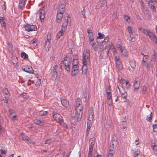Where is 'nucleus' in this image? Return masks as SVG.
I'll return each instance as SVG.
<instances>
[{
    "label": "nucleus",
    "mask_w": 157,
    "mask_h": 157,
    "mask_svg": "<svg viewBox=\"0 0 157 157\" xmlns=\"http://www.w3.org/2000/svg\"><path fill=\"white\" fill-rule=\"evenodd\" d=\"M135 144L136 145L139 144L140 142H139V139L137 138L135 141Z\"/></svg>",
    "instance_id": "774afa93"
},
{
    "label": "nucleus",
    "mask_w": 157,
    "mask_h": 157,
    "mask_svg": "<svg viewBox=\"0 0 157 157\" xmlns=\"http://www.w3.org/2000/svg\"><path fill=\"white\" fill-rule=\"evenodd\" d=\"M25 30L28 32L36 31L37 29V27L36 25L27 24L24 26Z\"/></svg>",
    "instance_id": "423d86ee"
},
{
    "label": "nucleus",
    "mask_w": 157,
    "mask_h": 157,
    "mask_svg": "<svg viewBox=\"0 0 157 157\" xmlns=\"http://www.w3.org/2000/svg\"><path fill=\"white\" fill-rule=\"evenodd\" d=\"M98 36L97 37V39H102L104 38L105 35L101 33H98Z\"/></svg>",
    "instance_id": "58836bf2"
},
{
    "label": "nucleus",
    "mask_w": 157,
    "mask_h": 157,
    "mask_svg": "<svg viewBox=\"0 0 157 157\" xmlns=\"http://www.w3.org/2000/svg\"><path fill=\"white\" fill-rule=\"evenodd\" d=\"M61 101L62 105L65 107H67L69 104L68 101L65 99H61Z\"/></svg>",
    "instance_id": "412c9836"
},
{
    "label": "nucleus",
    "mask_w": 157,
    "mask_h": 157,
    "mask_svg": "<svg viewBox=\"0 0 157 157\" xmlns=\"http://www.w3.org/2000/svg\"><path fill=\"white\" fill-rule=\"evenodd\" d=\"M94 146H92L90 145H89V151H90V152H92Z\"/></svg>",
    "instance_id": "680f3d73"
},
{
    "label": "nucleus",
    "mask_w": 157,
    "mask_h": 157,
    "mask_svg": "<svg viewBox=\"0 0 157 157\" xmlns=\"http://www.w3.org/2000/svg\"><path fill=\"white\" fill-rule=\"evenodd\" d=\"M150 31L147 29H143L141 32H142L146 36H147L150 33Z\"/></svg>",
    "instance_id": "e433bc0d"
},
{
    "label": "nucleus",
    "mask_w": 157,
    "mask_h": 157,
    "mask_svg": "<svg viewBox=\"0 0 157 157\" xmlns=\"http://www.w3.org/2000/svg\"><path fill=\"white\" fill-rule=\"evenodd\" d=\"M88 36L89 37V40L90 42H92L94 41V37L93 33H91L90 34H88Z\"/></svg>",
    "instance_id": "c756f323"
},
{
    "label": "nucleus",
    "mask_w": 157,
    "mask_h": 157,
    "mask_svg": "<svg viewBox=\"0 0 157 157\" xmlns=\"http://www.w3.org/2000/svg\"><path fill=\"white\" fill-rule=\"evenodd\" d=\"M78 67L77 65V63L73 64L72 67L71 69V75L72 76L75 75L78 72Z\"/></svg>",
    "instance_id": "6e6552de"
},
{
    "label": "nucleus",
    "mask_w": 157,
    "mask_h": 157,
    "mask_svg": "<svg viewBox=\"0 0 157 157\" xmlns=\"http://www.w3.org/2000/svg\"><path fill=\"white\" fill-rule=\"evenodd\" d=\"M63 13L58 12L57 14L56 22L59 23L63 16Z\"/></svg>",
    "instance_id": "a211bd4d"
},
{
    "label": "nucleus",
    "mask_w": 157,
    "mask_h": 157,
    "mask_svg": "<svg viewBox=\"0 0 157 157\" xmlns=\"http://www.w3.org/2000/svg\"><path fill=\"white\" fill-rule=\"evenodd\" d=\"M140 153L139 151H136L133 154L134 157H139L138 156L140 155Z\"/></svg>",
    "instance_id": "3c124183"
},
{
    "label": "nucleus",
    "mask_w": 157,
    "mask_h": 157,
    "mask_svg": "<svg viewBox=\"0 0 157 157\" xmlns=\"http://www.w3.org/2000/svg\"><path fill=\"white\" fill-rule=\"evenodd\" d=\"M94 111L93 109L90 108L88 113V120L90 122L92 121L94 118Z\"/></svg>",
    "instance_id": "9d476101"
},
{
    "label": "nucleus",
    "mask_w": 157,
    "mask_h": 157,
    "mask_svg": "<svg viewBox=\"0 0 157 157\" xmlns=\"http://www.w3.org/2000/svg\"><path fill=\"white\" fill-rule=\"evenodd\" d=\"M121 90H120V92L121 94V96H122L123 95L127 94L126 92L125 91V90L123 88H121Z\"/></svg>",
    "instance_id": "ea45409f"
},
{
    "label": "nucleus",
    "mask_w": 157,
    "mask_h": 157,
    "mask_svg": "<svg viewBox=\"0 0 157 157\" xmlns=\"http://www.w3.org/2000/svg\"><path fill=\"white\" fill-rule=\"evenodd\" d=\"M106 93H107V97L108 99L110 100L112 99V94L110 91H108V90H106Z\"/></svg>",
    "instance_id": "72a5a7b5"
},
{
    "label": "nucleus",
    "mask_w": 157,
    "mask_h": 157,
    "mask_svg": "<svg viewBox=\"0 0 157 157\" xmlns=\"http://www.w3.org/2000/svg\"><path fill=\"white\" fill-rule=\"evenodd\" d=\"M150 8L151 9H152V11L153 12H155L156 11V7L154 5V6H150Z\"/></svg>",
    "instance_id": "4d7b16f0"
},
{
    "label": "nucleus",
    "mask_w": 157,
    "mask_h": 157,
    "mask_svg": "<svg viewBox=\"0 0 157 157\" xmlns=\"http://www.w3.org/2000/svg\"><path fill=\"white\" fill-rule=\"evenodd\" d=\"M147 36H148L151 40L155 39V38H156V36L151 31H150Z\"/></svg>",
    "instance_id": "5701e85b"
},
{
    "label": "nucleus",
    "mask_w": 157,
    "mask_h": 157,
    "mask_svg": "<svg viewBox=\"0 0 157 157\" xmlns=\"http://www.w3.org/2000/svg\"><path fill=\"white\" fill-rule=\"evenodd\" d=\"M65 31H63V29H61V30L58 33L57 35V36L59 38L60 37L63 35V33Z\"/></svg>",
    "instance_id": "f704fd0d"
},
{
    "label": "nucleus",
    "mask_w": 157,
    "mask_h": 157,
    "mask_svg": "<svg viewBox=\"0 0 157 157\" xmlns=\"http://www.w3.org/2000/svg\"><path fill=\"white\" fill-rule=\"evenodd\" d=\"M66 17L67 18V21H66V19H65V20L64 22H63V24L62 26L61 29H63V31H65L66 29L67 28V25L69 24V25H70L71 22V18L70 17L69 15L67 14L66 15Z\"/></svg>",
    "instance_id": "20e7f679"
},
{
    "label": "nucleus",
    "mask_w": 157,
    "mask_h": 157,
    "mask_svg": "<svg viewBox=\"0 0 157 157\" xmlns=\"http://www.w3.org/2000/svg\"><path fill=\"white\" fill-rule=\"evenodd\" d=\"M22 95V97L24 99H26L28 98V95L26 93H23Z\"/></svg>",
    "instance_id": "603ef678"
},
{
    "label": "nucleus",
    "mask_w": 157,
    "mask_h": 157,
    "mask_svg": "<svg viewBox=\"0 0 157 157\" xmlns=\"http://www.w3.org/2000/svg\"><path fill=\"white\" fill-rule=\"evenodd\" d=\"M65 6L64 4H61L58 8L59 11L58 12L63 13L65 10Z\"/></svg>",
    "instance_id": "aec40b11"
},
{
    "label": "nucleus",
    "mask_w": 157,
    "mask_h": 157,
    "mask_svg": "<svg viewBox=\"0 0 157 157\" xmlns=\"http://www.w3.org/2000/svg\"><path fill=\"white\" fill-rule=\"evenodd\" d=\"M78 56L77 55H74L73 57V60H75L76 61L78 60Z\"/></svg>",
    "instance_id": "0e129e2a"
},
{
    "label": "nucleus",
    "mask_w": 157,
    "mask_h": 157,
    "mask_svg": "<svg viewBox=\"0 0 157 157\" xmlns=\"http://www.w3.org/2000/svg\"><path fill=\"white\" fill-rule=\"evenodd\" d=\"M91 122H90V121H88L87 123V132H88L90 129L91 126Z\"/></svg>",
    "instance_id": "c03bdc74"
},
{
    "label": "nucleus",
    "mask_w": 157,
    "mask_h": 157,
    "mask_svg": "<svg viewBox=\"0 0 157 157\" xmlns=\"http://www.w3.org/2000/svg\"><path fill=\"white\" fill-rule=\"evenodd\" d=\"M58 70V66L57 65H55L53 68L52 71H51L52 79V80L56 79L57 77V71Z\"/></svg>",
    "instance_id": "39448f33"
},
{
    "label": "nucleus",
    "mask_w": 157,
    "mask_h": 157,
    "mask_svg": "<svg viewBox=\"0 0 157 157\" xmlns=\"http://www.w3.org/2000/svg\"><path fill=\"white\" fill-rule=\"evenodd\" d=\"M81 100L78 98L76 100L75 111L76 114L77 120L78 121H80L82 114V107Z\"/></svg>",
    "instance_id": "f257e3e1"
},
{
    "label": "nucleus",
    "mask_w": 157,
    "mask_h": 157,
    "mask_svg": "<svg viewBox=\"0 0 157 157\" xmlns=\"http://www.w3.org/2000/svg\"><path fill=\"white\" fill-rule=\"evenodd\" d=\"M152 112H151L150 114L147 115V116L146 120L149 122H151L152 119L151 117Z\"/></svg>",
    "instance_id": "4c0bfd02"
},
{
    "label": "nucleus",
    "mask_w": 157,
    "mask_h": 157,
    "mask_svg": "<svg viewBox=\"0 0 157 157\" xmlns=\"http://www.w3.org/2000/svg\"><path fill=\"white\" fill-rule=\"evenodd\" d=\"M153 129L154 132H156L157 129V124H155L153 125Z\"/></svg>",
    "instance_id": "864d4df0"
},
{
    "label": "nucleus",
    "mask_w": 157,
    "mask_h": 157,
    "mask_svg": "<svg viewBox=\"0 0 157 157\" xmlns=\"http://www.w3.org/2000/svg\"><path fill=\"white\" fill-rule=\"evenodd\" d=\"M72 58L71 56H67L64 58V60L62 61L60 64V67L62 69L63 67L65 70L68 72L70 71V66L71 64V61Z\"/></svg>",
    "instance_id": "f03ea898"
},
{
    "label": "nucleus",
    "mask_w": 157,
    "mask_h": 157,
    "mask_svg": "<svg viewBox=\"0 0 157 157\" xmlns=\"http://www.w3.org/2000/svg\"><path fill=\"white\" fill-rule=\"evenodd\" d=\"M99 4L100 3L101 5L100 6L101 7H103L105 6H106V2L105 0H102L99 2Z\"/></svg>",
    "instance_id": "c9c22d12"
},
{
    "label": "nucleus",
    "mask_w": 157,
    "mask_h": 157,
    "mask_svg": "<svg viewBox=\"0 0 157 157\" xmlns=\"http://www.w3.org/2000/svg\"><path fill=\"white\" fill-rule=\"evenodd\" d=\"M2 26L5 27L6 25V24L4 21H3L2 22H0Z\"/></svg>",
    "instance_id": "69168bd1"
},
{
    "label": "nucleus",
    "mask_w": 157,
    "mask_h": 157,
    "mask_svg": "<svg viewBox=\"0 0 157 157\" xmlns=\"http://www.w3.org/2000/svg\"><path fill=\"white\" fill-rule=\"evenodd\" d=\"M148 58V55H145L144 56L142 63L143 65L145 66H146V62L147 61Z\"/></svg>",
    "instance_id": "4be33fe9"
},
{
    "label": "nucleus",
    "mask_w": 157,
    "mask_h": 157,
    "mask_svg": "<svg viewBox=\"0 0 157 157\" xmlns=\"http://www.w3.org/2000/svg\"><path fill=\"white\" fill-rule=\"evenodd\" d=\"M124 17L125 20L128 22L130 21V17L128 15H124Z\"/></svg>",
    "instance_id": "a18cd8bd"
},
{
    "label": "nucleus",
    "mask_w": 157,
    "mask_h": 157,
    "mask_svg": "<svg viewBox=\"0 0 157 157\" xmlns=\"http://www.w3.org/2000/svg\"><path fill=\"white\" fill-rule=\"evenodd\" d=\"M129 64L131 67L133 69L135 68L136 67V62L134 60H131L129 62Z\"/></svg>",
    "instance_id": "bb28decb"
},
{
    "label": "nucleus",
    "mask_w": 157,
    "mask_h": 157,
    "mask_svg": "<svg viewBox=\"0 0 157 157\" xmlns=\"http://www.w3.org/2000/svg\"><path fill=\"white\" fill-rule=\"evenodd\" d=\"M36 39H34L31 41V43L33 44V47H36L37 45V43L36 42Z\"/></svg>",
    "instance_id": "8fccbe9b"
},
{
    "label": "nucleus",
    "mask_w": 157,
    "mask_h": 157,
    "mask_svg": "<svg viewBox=\"0 0 157 157\" xmlns=\"http://www.w3.org/2000/svg\"><path fill=\"white\" fill-rule=\"evenodd\" d=\"M140 81L139 78H136L133 84V87L134 88V91H135L136 90L138 89L140 86Z\"/></svg>",
    "instance_id": "f8f14e48"
},
{
    "label": "nucleus",
    "mask_w": 157,
    "mask_h": 157,
    "mask_svg": "<svg viewBox=\"0 0 157 157\" xmlns=\"http://www.w3.org/2000/svg\"><path fill=\"white\" fill-rule=\"evenodd\" d=\"M36 124L40 126H43L44 123V120L41 121L40 120H35Z\"/></svg>",
    "instance_id": "b1692460"
},
{
    "label": "nucleus",
    "mask_w": 157,
    "mask_h": 157,
    "mask_svg": "<svg viewBox=\"0 0 157 157\" xmlns=\"http://www.w3.org/2000/svg\"><path fill=\"white\" fill-rule=\"evenodd\" d=\"M115 151L110 149L107 157H113V155L115 153Z\"/></svg>",
    "instance_id": "473e14b6"
},
{
    "label": "nucleus",
    "mask_w": 157,
    "mask_h": 157,
    "mask_svg": "<svg viewBox=\"0 0 157 157\" xmlns=\"http://www.w3.org/2000/svg\"><path fill=\"white\" fill-rule=\"evenodd\" d=\"M26 0H20L19 3V8L20 9H23L25 7Z\"/></svg>",
    "instance_id": "6ab92c4d"
},
{
    "label": "nucleus",
    "mask_w": 157,
    "mask_h": 157,
    "mask_svg": "<svg viewBox=\"0 0 157 157\" xmlns=\"http://www.w3.org/2000/svg\"><path fill=\"white\" fill-rule=\"evenodd\" d=\"M127 123L126 122H122L121 125V128L123 130H125L127 128Z\"/></svg>",
    "instance_id": "393cba45"
},
{
    "label": "nucleus",
    "mask_w": 157,
    "mask_h": 157,
    "mask_svg": "<svg viewBox=\"0 0 157 157\" xmlns=\"http://www.w3.org/2000/svg\"><path fill=\"white\" fill-rule=\"evenodd\" d=\"M109 51L105 49H103L101 51L100 56L103 59H106L108 57V55Z\"/></svg>",
    "instance_id": "f3484780"
},
{
    "label": "nucleus",
    "mask_w": 157,
    "mask_h": 157,
    "mask_svg": "<svg viewBox=\"0 0 157 157\" xmlns=\"http://www.w3.org/2000/svg\"><path fill=\"white\" fill-rule=\"evenodd\" d=\"M125 84L126 85V87L127 88H128L130 86V84L129 82L125 81Z\"/></svg>",
    "instance_id": "bf43d9fd"
},
{
    "label": "nucleus",
    "mask_w": 157,
    "mask_h": 157,
    "mask_svg": "<svg viewBox=\"0 0 157 157\" xmlns=\"http://www.w3.org/2000/svg\"><path fill=\"white\" fill-rule=\"evenodd\" d=\"M140 3L141 9H143L144 8V3L142 1V0H141L140 1Z\"/></svg>",
    "instance_id": "052dcab7"
},
{
    "label": "nucleus",
    "mask_w": 157,
    "mask_h": 157,
    "mask_svg": "<svg viewBox=\"0 0 157 157\" xmlns=\"http://www.w3.org/2000/svg\"><path fill=\"white\" fill-rule=\"evenodd\" d=\"M47 113V111H40L39 112V114L40 116H44L46 115Z\"/></svg>",
    "instance_id": "a19ab883"
},
{
    "label": "nucleus",
    "mask_w": 157,
    "mask_h": 157,
    "mask_svg": "<svg viewBox=\"0 0 157 157\" xmlns=\"http://www.w3.org/2000/svg\"><path fill=\"white\" fill-rule=\"evenodd\" d=\"M53 118L57 122L59 123L60 124H62L63 123L62 117L59 113L53 112Z\"/></svg>",
    "instance_id": "0eeeda50"
},
{
    "label": "nucleus",
    "mask_w": 157,
    "mask_h": 157,
    "mask_svg": "<svg viewBox=\"0 0 157 157\" xmlns=\"http://www.w3.org/2000/svg\"><path fill=\"white\" fill-rule=\"evenodd\" d=\"M127 40L131 42H134L136 40L135 38L132 36L131 35L128 37Z\"/></svg>",
    "instance_id": "7c9ffc66"
},
{
    "label": "nucleus",
    "mask_w": 157,
    "mask_h": 157,
    "mask_svg": "<svg viewBox=\"0 0 157 157\" xmlns=\"http://www.w3.org/2000/svg\"><path fill=\"white\" fill-rule=\"evenodd\" d=\"M0 152L2 155L6 154V151L5 150H3L2 149H1Z\"/></svg>",
    "instance_id": "e2e57ef3"
},
{
    "label": "nucleus",
    "mask_w": 157,
    "mask_h": 157,
    "mask_svg": "<svg viewBox=\"0 0 157 157\" xmlns=\"http://www.w3.org/2000/svg\"><path fill=\"white\" fill-rule=\"evenodd\" d=\"M44 7H43L41 8L40 9L39 13L40 14V17L41 20H44L45 17L44 11Z\"/></svg>",
    "instance_id": "dca6fc26"
},
{
    "label": "nucleus",
    "mask_w": 157,
    "mask_h": 157,
    "mask_svg": "<svg viewBox=\"0 0 157 157\" xmlns=\"http://www.w3.org/2000/svg\"><path fill=\"white\" fill-rule=\"evenodd\" d=\"M41 79H37V81H36V83L35 85L37 87H39L40 86L41 82H40Z\"/></svg>",
    "instance_id": "37998d69"
},
{
    "label": "nucleus",
    "mask_w": 157,
    "mask_h": 157,
    "mask_svg": "<svg viewBox=\"0 0 157 157\" xmlns=\"http://www.w3.org/2000/svg\"><path fill=\"white\" fill-rule=\"evenodd\" d=\"M85 12H86V10L85 9H83L81 13L82 15L83 16L84 18H86V16H85Z\"/></svg>",
    "instance_id": "6e6d98bb"
},
{
    "label": "nucleus",
    "mask_w": 157,
    "mask_h": 157,
    "mask_svg": "<svg viewBox=\"0 0 157 157\" xmlns=\"http://www.w3.org/2000/svg\"><path fill=\"white\" fill-rule=\"evenodd\" d=\"M3 93L7 95L8 94L9 92L8 89L7 88H5L3 90Z\"/></svg>",
    "instance_id": "09e8293b"
},
{
    "label": "nucleus",
    "mask_w": 157,
    "mask_h": 157,
    "mask_svg": "<svg viewBox=\"0 0 157 157\" xmlns=\"http://www.w3.org/2000/svg\"><path fill=\"white\" fill-rule=\"evenodd\" d=\"M147 87L144 86L142 88V91L143 92L144 94H145L147 91Z\"/></svg>",
    "instance_id": "13d9d810"
},
{
    "label": "nucleus",
    "mask_w": 157,
    "mask_h": 157,
    "mask_svg": "<svg viewBox=\"0 0 157 157\" xmlns=\"http://www.w3.org/2000/svg\"><path fill=\"white\" fill-rule=\"evenodd\" d=\"M148 2H149L148 3L149 5L150 6H152L154 5V4L152 0H151V1H149Z\"/></svg>",
    "instance_id": "5fc2aeb1"
},
{
    "label": "nucleus",
    "mask_w": 157,
    "mask_h": 157,
    "mask_svg": "<svg viewBox=\"0 0 157 157\" xmlns=\"http://www.w3.org/2000/svg\"><path fill=\"white\" fill-rule=\"evenodd\" d=\"M90 45L92 47V48L94 49V51H96L98 50V48L97 47L96 44H95L94 42H90Z\"/></svg>",
    "instance_id": "a878e982"
},
{
    "label": "nucleus",
    "mask_w": 157,
    "mask_h": 157,
    "mask_svg": "<svg viewBox=\"0 0 157 157\" xmlns=\"http://www.w3.org/2000/svg\"><path fill=\"white\" fill-rule=\"evenodd\" d=\"M109 40V38L108 37H105L103 40L100 41L97 40V42L98 46H103L105 45Z\"/></svg>",
    "instance_id": "9b49d317"
},
{
    "label": "nucleus",
    "mask_w": 157,
    "mask_h": 157,
    "mask_svg": "<svg viewBox=\"0 0 157 157\" xmlns=\"http://www.w3.org/2000/svg\"><path fill=\"white\" fill-rule=\"evenodd\" d=\"M52 140L51 139H48L45 141L44 144H50L51 143H52Z\"/></svg>",
    "instance_id": "49530a36"
},
{
    "label": "nucleus",
    "mask_w": 157,
    "mask_h": 157,
    "mask_svg": "<svg viewBox=\"0 0 157 157\" xmlns=\"http://www.w3.org/2000/svg\"><path fill=\"white\" fill-rule=\"evenodd\" d=\"M21 135L22 136V139L24 141H25L28 144H31L32 140L29 139V138L25 134L23 133L21 134Z\"/></svg>",
    "instance_id": "4468645a"
},
{
    "label": "nucleus",
    "mask_w": 157,
    "mask_h": 157,
    "mask_svg": "<svg viewBox=\"0 0 157 157\" xmlns=\"http://www.w3.org/2000/svg\"><path fill=\"white\" fill-rule=\"evenodd\" d=\"M4 16L2 15V16H0V22H2L3 21H4Z\"/></svg>",
    "instance_id": "338daca9"
},
{
    "label": "nucleus",
    "mask_w": 157,
    "mask_h": 157,
    "mask_svg": "<svg viewBox=\"0 0 157 157\" xmlns=\"http://www.w3.org/2000/svg\"><path fill=\"white\" fill-rule=\"evenodd\" d=\"M21 57L24 59H26L28 58V55L24 52H22L21 54Z\"/></svg>",
    "instance_id": "2f4dec72"
},
{
    "label": "nucleus",
    "mask_w": 157,
    "mask_h": 157,
    "mask_svg": "<svg viewBox=\"0 0 157 157\" xmlns=\"http://www.w3.org/2000/svg\"><path fill=\"white\" fill-rule=\"evenodd\" d=\"M127 30L129 34H132V33L133 29L130 26H128L127 27Z\"/></svg>",
    "instance_id": "de8ad7c7"
},
{
    "label": "nucleus",
    "mask_w": 157,
    "mask_h": 157,
    "mask_svg": "<svg viewBox=\"0 0 157 157\" xmlns=\"http://www.w3.org/2000/svg\"><path fill=\"white\" fill-rule=\"evenodd\" d=\"M87 55L83 53L82 54L83 66L82 73L84 75H86L87 73V62L90 61V50L86 51Z\"/></svg>",
    "instance_id": "7ed1b4c3"
},
{
    "label": "nucleus",
    "mask_w": 157,
    "mask_h": 157,
    "mask_svg": "<svg viewBox=\"0 0 157 157\" xmlns=\"http://www.w3.org/2000/svg\"><path fill=\"white\" fill-rule=\"evenodd\" d=\"M10 119L13 121L18 120L16 114H14L13 115H10Z\"/></svg>",
    "instance_id": "c85d7f7f"
},
{
    "label": "nucleus",
    "mask_w": 157,
    "mask_h": 157,
    "mask_svg": "<svg viewBox=\"0 0 157 157\" xmlns=\"http://www.w3.org/2000/svg\"><path fill=\"white\" fill-rule=\"evenodd\" d=\"M22 69L24 71L30 74H33L34 71L31 67L26 66L25 68H23L22 67Z\"/></svg>",
    "instance_id": "2eb2a0df"
},
{
    "label": "nucleus",
    "mask_w": 157,
    "mask_h": 157,
    "mask_svg": "<svg viewBox=\"0 0 157 157\" xmlns=\"http://www.w3.org/2000/svg\"><path fill=\"white\" fill-rule=\"evenodd\" d=\"M9 112L10 114V116L13 115L14 114H16V113L14 110L12 109H9Z\"/></svg>",
    "instance_id": "79ce46f5"
},
{
    "label": "nucleus",
    "mask_w": 157,
    "mask_h": 157,
    "mask_svg": "<svg viewBox=\"0 0 157 157\" xmlns=\"http://www.w3.org/2000/svg\"><path fill=\"white\" fill-rule=\"evenodd\" d=\"M51 40V37L50 36H47V40L45 41V48H48V49L51 47L50 42Z\"/></svg>",
    "instance_id": "ddd939ff"
},
{
    "label": "nucleus",
    "mask_w": 157,
    "mask_h": 157,
    "mask_svg": "<svg viewBox=\"0 0 157 157\" xmlns=\"http://www.w3.org/2000/svg\"><path fill=\"white\" fill-rule=\"evenodd\" d=\"M117 144V141L116 140H113L112 139V140L110 144L109 150L115 151Z\"/></svg>",
    "instance_id": "1a4fd4ad"
},
{
    "label": "nucleus",
    "mask_w": 157,
    "mask_h": 157,
    "mask_svg": "<svg viewBox=\"0 0 157 157\" xmlns=\"http://www.w3.org/2000/svg\"><path fill=\"white\" fill-rule=\"evenodd\" d=\"M116 66L119 69L121 70L123 68L122 65L120 61L116 62Z\"/></svg>",
    "instance_id": "cd10ccee"
}]
</instances>
